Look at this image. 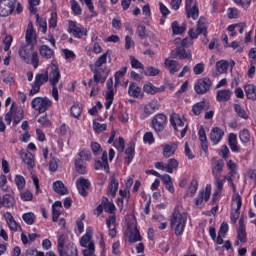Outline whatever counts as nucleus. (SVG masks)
Wrapping results in <instances>:
<instances>
[{
    "label": "nucleus",
    "instance_id": "nucleus-44",
    "mask_svg": "<svg viewBox=\"0 0 256 256\" xmlns=\"http://www.w3.org/2000/svg\"><path fill=\"white\" fill-rule=\"evenodd\" d=\"M177 167H179V161L175 158H170L166 164V173H173V170L177 169Z\"/></svg>",
    "mask_w": 256,
    "mask_h": 256
},
{
    "label": "nucleus",
    "instance_id": "nucleus-23",
    "mask_svg": "<svg viewBox=\"0 0 256 256\" xmlns=\"http://www.w3.org/2000/svg\"><path fill=\"white\" fill-rule=\"evenodd\" d=\"M228 145L232 153H239L241 151V147H239V143L237 142V134L235 133L229 134Z\"/></svg>",
    "mask_w": 256,
    "mask_h": 256
},
{
    "label": "nucleus",
    "instance_id": "nucleus-48",
    "mask_svg": "<svg viewBox=\"0 0 256 256\" xmlns=\"http://www.w3.org/2000/svg\"><path fill=\"white\" fill-rule=\"evenodd\" d=\"M65 241H67V236L62 234L58 237V253L63 256V250H65Z\"/></svg>",
    "mask_w": 256,
    "mask_h": 256
},
{
    "label": "nucleus",
    "instance_id": "nucleus-5",
    "mask_svg": "<svg viewBox=\"0 0 256 256\" xmlns=\"http://www.w3.org/2000/svg\"><path fill=\"white\" fill-rule=\"evenodd\" d=\"M213 87V81L209 77H203L198 79L194 84V91L197 95H205L211 91Z\"/></svg>",
    "mask_w": 256,
    "mask_h": 256
},
{
    "label": "nucleus",
    "instance_id": "nucleus-19",
    "mask_svg": "<svg viewBox=\"0 0 256 256\" xmlns=\"http://www.w3.org/2000/svg\"><path fill=\"white\" fill-rule=\"evenodd\" d=\"M224 135H225V132L223 131V129L219 127H215L211 130L210 140L212 141L213 145H219Z\"/></svg>",
    "mask_w": 256,
    "mask_h": 256
},
{
    "label": "nucleus",
    "instance_id": "nucleus-31",
    "mask_svg": "<svg viewBox=\"0 0 256 256\" xmlns=\"http://www.w3.org/2000/svg\"><path fill=\"white\" fill-rule=\"evenodd\" d=\"M198 135L201 143V149L206 152L209 149V146L207 145V134L205 133V128L200 127Z\"/></svg>",
    "mask_w": 256,
    "mask_h": 256
},
{
    "label": "nucleus",
    "instance_id": "nucleus-64",
    "mask_svg": "<svg viewBox=\"0 0 256 256\" xmlns=\"http://www.w3.org/2000/svg\"><path fill=\"white\" fill-rule=\"evenodd\" d=\"M26 256H45V253L38 252L35 248H29L26 250Z\"/></svg>",
    "mask_w": 256,
    "mask_h": 256
},
{
    "label": "nucleus",
    "instance_id": "nucleus-21",
    "mask_svg": "<svg viewBox=\"0 0 256 256\" xmlns=\"http://www.w3.org/2000/svg\"><path fill=\"white\" fill-rule=\"evenodd\" d=\"M143 91H145L148 95H156V93H163V91H165V86L157 88V86L153 85V83L146 82L143 86Z\"/></svg>",
    "mask_w": 256,
    "mask_h": 256
},
{
    "label": "nucleus",
    "instance_id": "nucleus-35",
    "mask_svg": "<svg viewBox=\"0 0 256 256\" xmlns=\"http://www.w3.org/2000/svg\"><path fill=\"white\" fill-rule=\"evenodd\" d=\"M171 28L174 35H183V33H185L187 30V26L185 24L179 26V22L177 21L172 22Z\"/></svg>",
    "mask_w": 256,
    "mask_h": 256
},
{
    "label": "nucleus",
    "instance_id": "nucleus-54",
    "mask_svg": "<svg viewBox=\"0 0 256 256\" xmlns=\"http://www.w3.org/2000/svg\"><path fill=\"white\" fill-rule=\"evenodd\" d=\"M81 106L79 105H73L70 109V113L72 115V117H74L75 119H79V117H81Z\"/></svg>",
    "mask_w": 256,
    "mask_h": 256
},
{
    "label": "nucleus",
    "instance_id": "nucleus-7",
    "mask_svg": "<svg viewBox=\"0 0 256 256\" xmlns=\"http://www.w3.org/2000/svg\"><path fill=\"white\" fill-rule=\"evenodd\" d=\"M151 125L156 133H162V131H165V127H167V116L163 113L154 115L151 120Z\"/></svg>",
    "mask_w": 256,
    "mask_h": 256
},
{
    "label": "nucleus",
    "instance_id": "nucleus-18",
    "mask_svg": "<svg viewBox=\"0 0 256 256\" xmlns=\"http://www.w3.org/2000/svg\"><path fill=\"white\" fill-rule=\"evenodd\" d=\"M210 103L207 100H202L192 106L193 115L199 116L203 111H208Z\"/></svg>",
    "mask_w": 256,
    "mask_h": 256
},
{
    "label": "nucleus",
    "instance_id": "nucleus-57",
    "mask_svg": "<svg viewBox=\"0 0 256 256\" xmlns=\"http://www.w3.org/2000/svg\"><path fill=\"white\" fill-rule=\"evenodd\" d=\"M15 183L19 189V191L25 189V177L21 175H16L15 176Z\"/></svg>",
    "mask_w": 256,
    "mask_h": 256
},
{
    "label": "nucleus",
    "instance_id": "nucleus-2",
    "mask_svg": "<svg viewBox=\"0 0 256 256\" xmlns=\"http://www.w3.org/2000/svg\"><path fill=\"white\" fill-rule=\"evenodd\" d=\"M186 223L187 214L181 213L179 209L175 208L170 219V227L173 229L175 235H183Z\"/></svg>",
    "mask_w": 256,
    "mask_h": 256
},
{
    "label": "nucleus",
    "instance_id": "nucleus-28",
    "mask_svg": "<svg viewBox=\"0 0 256 256\" xmlns=\"http://www.w3.org/2000/svg\"><path fill=\"white\" fill-rule=\"evenodd\" d=\"M117 189H119V180H117L115 176H112L108 185V195H111V197H116Z\"/></svg>",
    "mask_w": 256,
    "mask_h": 256
},
{
    "label": "nucleus",
    "instance_id": "nucleus-10",
    "mask_svg": "<svg viewBox=\"0 0 256 256\" xmlns=\"http://www.w3.org/2000/svg\"><path fill=\"white\" fill-rule=\"evenodd\" d=\"M209 199H211V184L206 185L205 189L199 191L197 197L194 199V205H196V207H201L203 201L207 203Z\"/></svg>",
    "mask_w": 256,
    "mask_h": 256
},
{
    "label": "nucleus",
    "instance_id": "nucleus-33",
    "mask_svg": "<svg viewBox=\"0 0 256 256\" xmlns=\"http://www.w3.org/2000/svg\"><path fill=\"white\" fill-rule=\"evenodd\" d=\"M53 190L55 193H58V195H67V193H69L67 188H65V184L59 180L53 183Z\"/></svg>",
    "mask_w": 256,
    "mask_h": 256
},
{
    "label": "nucleus",
    "instance_id": "nucleus-16",
    "mask_svg": "<svg viewBox=\"0 0 256 256\" xmlns=\"http://www.w3.org/2000/svg\"><path fill=\"white\" fill-rule=\"evenodd\" d=\"M232 201L237 205V208L235 212L231 213L230 219L232 223H237V219H239V215H240L239 211H241V206L243 205V202L241 201V195L235 194L232 198Z\"/></svg>",
    "mask_w": 256,
    "mask_h": 256
},
{
    "label": "nucleus",
    "instance_id": "nucleus-27",
    "mask_svg": "<svg viewBox=\"0 0 256 256\" xmlns=\"http://www.w3.org/2000/svg\"><path fill=\"white\" fill-rule=\"evenodd\" d=\"M223 167H225V162L223 161V159H219L214 162V166L212 168V175L214 178L221 177Z\"/></svg>",
    "mask_w": 256,
    "mask_h": 256
},
{
    "label": "nucleus",
    "instance_id": "nucleus-13",
    "mask_svg": "<svg viewBox=\"0 0 256 256\" xmlns=\"http://www.w3.org/2000/svg\"><path fill=\"white\" fill-rule=\"evenodd\" d=\"M76 186L78 189V192L82 197H87L89 195V187H91V182H89L88 179H85V177H80L77 182Z\"/></svg>",
    "mask_w": 256,
    "mask_h": 256
},
{
    "label": "nucleus",
    "instance_id": "nucleus-41",
    "mask_svg": "<svg viewBox=\"0 0 256 256\" xmlns=\"http://www.w3.org/2000/svg\"><path fill=\"white\" fill-rule=\"evenodd\" d=\"M79 256L77 246L75 244H68L63 250V256Z\"/></svg>",
    "mask_w": 256,
    "mask_h": 256
},
{
    "label": "nucleus",
    "instance_id": "nucleus-12",
    "mask_svg": "<svg viewBox=\"0 0 256 256\" xmlns=\"http://www.w3.org/2000/svg\"><path fill=\"white\" fill-rule=\"evenodd\" d=\"M162 155L165 159H169V157H173L175 153H177V149H179V142H171L169 144H162Z\"/></svg>",
    "mask_w": 256,
    "mask_h": 256
},
{
    "label": "nucleus",
    "instance_id": "nucleus-37",
    "mask_svg": "<svg viewBox=\"0 0 256 256\" xmlns=\"http://www.w3.org/2000/svg\"><path fill=\"white\" fill-rule=\"evenodd\" d=\"M186 16L188 19H196L199 18V8L197 5H194L192 7L186 8Z\"/></svg>",
    "mask_w": 256,
    "mask_h": 256
},
{
    "label": "nucleus",
    "instance_id": "nucleus-24",
    "mask_svg": "<svg viewBox=\"0 0 256 256\" xmlns=\"http://www.w3.org/2000/svg\"><path fill=\"white\" fill-rule=\"evenodd\" d=\"M20 158L22 159L23 163L28 166V169H33V167H35V160L31 152L21 151Z\"/></svg>",
    "mask_w": 256,
    "mask_h": 256
},
{
    "label": "nucleus",
    "instance_id": "nucleus-51",
    "mask_svg": "<svg viewBox=\"0 0 256 256\" xmlns=\"http://www.w3.org/2000/svg\"><path fill=\"white\" fill-rule=\"evenodd\" d=\"M176 53L179 59H191V53L187 52L183 47L176 48Z\"/></svg>",
    "mask_w": 256,
    "mask_h": 256
},
{
    "label": "nucleus",
    "instance_id": "nucleus-63",
    "mask_svg": "<svg viewBox=\"0 0 256 256\" xmlns=\"http://www.w3.org/2000/svg\"><path fill=\"white\" fill-rule=\"evenodd\" d=\"M104 199L107 201L104 203V211H106V213H113V211H115V204L113 202H109L107 198Z\"/></svg>",
    "mask_w": 256,
    "mask_h": 256
},
{
    "label": "nucleus",
    "instance_id": "nucleus-47",
    "mask_svg": "<svg viewBox=\"0 0 256 256\" xmlns=\"http://www.w3.org/2000/svg\"><path fill=\"white\" fill-rule=\"evenodd\" d=\"M234 111L236 115L241 119H249V115H247V112L245 111V109H243V107H241V105L235 104Z\"/></svg>",
    "mask_w": 256,
    "mask_h": 256
},
{
    "label": "nucleus",
    "instance_id": "nucleus-17",
    "mask_svg": "<svg viewBox=\"0 0 256 256\" xmlns=\"http://www.w3.org/2000/svg\"><path fill=\"white\" fill-rule=\"evenodd\" d=\"M164 67L169 71L170 75H175V73H178L181 69V66L179 65V62L176 60H171L169 58H166L164 60Z\"/></svg>",
    "mask_w": 256,
    "mask_h": 256
},
{
    "label": "nucleus",
    "instance_id": "nucleus-46",
    "mask_svg": "<svg viewBox=\"0 0 256 256\" xmlns=\"http://www.w3.org/2000/svg\"><path fill=\"white\" fill-rule=\"evenodd\" d=\"M239 139L241 143H249L251 141V132L248 129H243L239 132Z\"/></svg>",
    "mask_w": 256,
    "mask_h": 256
},
{
    "label": "nucleus",
    "instance_id": "nucleus-58",
    "mask_svg": "<svg viewBox=\"0 0 256 256\" xmlns=\"http://www.w3.org/2000/svg\"><path fill=\"white\" fill-rule=\"evenodd\" d=\"M39 3H41V0H28L30 13H33L34 15L37 14V8L35 7H37Z\"/></svg>",
    "mask_w": 256,
    "mask_h": 256
},
{
    "label": "nucleus",
    "instance_id": "nucleus-26",
    "mask_svg": "<svg viewBox=\"0 0 256 256\" xmlns=\"http://www.w3.org/2000/svg\"><path fill=\"white\" fill-rule=\"evenodd\" d=\"M91 239H93V228L88 227L85 235H83L80 240L81 247H89V243H93Z\"/></svg>",
    "mask_w": 256,
    "mask_h": 256
},
{
    "label": "nucleus",
    "instance_id": "nucleus-25",
    "mask_svg": "<svg viewBox=\"0 0 256 256\" xmlns=\"http://www.w3.org/2000/svg\"><path fill=\"white\" fill-rule=\"evenodd\" d=\"M39 54L43 59H53L55 57V51L48 45H41L39 47Z\"/></svg>",
    "mask_w": 256,
    "mask_h": 256
},
{
    "label": "nucleus",
    "instance_id": "nucleus-62",
    "mask_svg": "<svg viewBox=\"0 0 256 256\" xmlns=\"http://www.w3.org/2000/svg\"><path fill=\"white\" fill-rule=\"evenodd\" d=\"M38 123H40L42 127H51V121L49 120V117H47V115L41 116L38 119Z\"/></svg>",
    "mask_w": 256,
    "mask_h": 256
},
{
    "label": "nucleus",
    "instance_id": "nucleus-49",
    "mask_svg": "<svg viewBox=\"0 0 256 256\" xmlns=\"http://www.w3.org/2000/svg\"><path fill=\"white\" fill-rule=\"evenodd\" d=\"M113 145L115 149L119 151V153H123V151H125V140L123 139V137H119V139H116Z\"/></svg>",
    "mask_w": 256,
    "mask_h": 256
},
{
    "label": "nucleus",
    "instance_id": "nucleus-30",
    "mask_svg": "<svg viewBox=\"0 0 256 256\" xmlns=\"http://www.w3.org/2000/svg\"><path fill=\"white\" fill-rule=\"evenodd\" d=\"M15 205V198L11 194H5L0 198V207H13Z\"/></svg>",
    "mask_w": 256,
    "mask_h": 256
},
{
    "label": "nucleus",
    "instance_id": "nucleus-52",
    "mask_svg": "<svg viewBox=\"0 0 256 256\" xmlns=\"http://www.w3.org/2000/svg\"><path fill=\"white\" fill-rule=\"evenodd\" d=\"M225 180L221 179V177L214 178V185L216 187L215 193H221L223 191V185Z\"/></svg>",
    "mask_w": 256,
    "mask_h": 256
},
{
    "label": "nucleus",
    "instance_id": "nucleus-56",
    "mask_svg": "<svg viewBox=\"0 0 256 256\" xmlns=\"http://www.w3.org/2000/svg\"><path fill=\"white\" fill-rule=\"evenodd\" d=\"M136 35H138L140 39H147V28L143 25H138Z\"/></svg>",
    "mask_w": 256,
    "mask_h": 256
},
{
    "label": "nucleus",
    "instance_id": "nucleus-14",
    "mask_svg": "<svg viewBox=\"0 0 256 256\" xmlns=\"http://www.w3.org/2000/svg\"><path fill=\"white\" fill-rule=\"evenodd\" d=\"M26 45H31L35 47V43H37V33L35 32V28H33V23H29L26 29L25 34Z\"/></svg>",
    "mask_w": 256,
    "mask_h": 256
},
{
    "label": "nucleus",
    "instance_id": "nucleus-8",
    "mask_svg": "<svg viewBox=\"0 0 256 256\" xmlns=\"http://www.w3.org/2000/svg\"><path fill=\"white\" fill-rule=\"evenodd\" d=\"M47 81H49V73L44 72L36 74L34 83L30 90V95H37V93L41 91V86L45 85Z\"/></svg>",
    "mask_w": 256,
    "mask_h": 256
},
{
    "label": "nucleus",
    "instance_id": "nucleus-59",
    "mask_svg": "<svg viewBox=\"0 0 256 256\" xmlns=\"http://www.w3.org/2000/svg\"><path fill=\"white\" fill-rule=\"evenodd\" d=\"M237 239L240 243H245L247 241V231L245 229H238Z\"/></svg>",
    "mask_w": 256,
    "mask_h": 256
},
{
    "label": "nucleus",
    "instance_id": "nucleus-36",
    "mask_svg": "<svg viewBox=\"0 0 256 256\" xmlns=\"http://www.w3.org/2000/svg\"><path fill=\"white\" fill-rule=\"evenodd\" d=\"M198 33L200 35H204V37H207V24L204 17H200L197 22V29Z\"/></svg>",
    "mask_w": 256,
    "mask_h": 256
},
{
    "label": "nucleus",
    "instance_id": "nucleus-39",
    "mask_svg": "<svg viewBox=\"0 0 256 256\" xmlns=\"http://www.w3.org/2000/svg\"><path fill=\"white\" fill-rule=\"evenodd\" d=\"M229 69V62L226 60H220L216 62V71L223 75V73H227Z\"/></svg>",
    "mask_w": 256,
    "mask_h": 256
},
{
    "label": "nucleus",
    "instance_id": "nucleus-15",
    "mask_svg": "<svg viewBox=\"0 0 256 256\" xmlns=\"http://www.w3.org/2000/svg\"><path fill=\"white\" fill-rule=\"evenodd\" d=\"M128 95L134 99H143V90L137 83L130 82L128 86Z\"/></svg>",
    "mask_w": 256,
    "mask_h": 256
},
{
    "label": "nucleus",
    "instance_id": "nucleus-29",
    "mask_svg": "<svg viewBox=\"0 0 256 256\" xmlns=\"http://www.w3.org/2000/svg\"><path fill=\"white\" fill-rule=\"evenodd\" d=\"M155 111H159V104H157V101H152L144 106V115H146V117L153 115Z\"/></svg>",
    "mask_w": 256,
    "mask_h": 256
},
{
    "label": "nucleus",
    "instance_id": "nucleus-45",
    "mask_svg": "<svg viewBox=\"0 0 256 256\" xmlns=\"http://www.w3.org/2000/svg\"><path fill=\"white\" fill-rule=\"evenodd\" d=\"M107 55H109V50H107L100 57H98V59L94 63V67H96V69L103 67V65H105L107 63Z\"/></svg>",
    "mask_w": 256,
    "mask_h": 256
},
{
    "label": "nucleus",
    "instance_id": "nucleus-60",
    "mask_svg": "<svg viewBox=\"0 0 256 256\" xmlns=\"http://www.w3.org/2000/svg\"><path fill=\"white\" fill-rule=\"evenodd\" d=\"M160 71L159 69L150 66L146 69V71L144 72L145 75H147L148 77H157V75H159Z\"/></svg>",
    "mask_w": 256,
    "mask_h": 256
},
{
    "label": "nucleus",
    "instance_id": "nucleus-32",
    "mask_svg": "<svg viewBox=\"0 0 256 256\" xmlns=\"http://www.w3.org/2000/svg\"><path fill=\"white\" fill-rule=\"evenodd\" d=\"M105 70H103L102 68H95L93 70L94 76V82L96 83H105V81H107V77L103 76L102 73H104Z\"/></svg>",
    "mask_w": 256,
    "mask_h": 256
},
{
    "label": "nucleus",
    "instance_id": "nucleus-22",
    "mask_svg": "<svg viewBox=\"0 0 256 256\" xmlns=\"http://www.w3.org/2000/svg\"><path fill=\"white\" fill-rule=\"evenodd\" d=\"M4 219L6 220L10 231H19V229H21V226L17 224V221H15V218H13V215L10 212L4 214Z\"/></svg>",
    "mask_w": 256,
    "mask_h": 256
},
{
    "label": "nucleus",
    "instance_id": "nucleus-9",
    "mask_svg": "<svg viewBox=\"0 0 256 256\" xmlns=\"http://www.w3.org/2000/svg\"><path fill=\"white\" fill-rule=\"evenodd\" d=\"M17 7V0H0V17H9Z\"/></svg>",
    "mask_w": 256,
    "mask_h": 256
},
{
    "label": "nucleus",
    "instance_id": "nucleus-6",
    "mask_svg": "<svg viewBox=\"0 0 256 256\" xmlns=\"http://www.w3.org/2000/svg\"><path fill=\"white\" fill-rule=\"evenodd\" d=\"M52 104L53 102L47 97H36L32 100L31 107L34 111H38V113H45Z\"/></svg>",
    "mask_w": 256,
    "mask_h": 256
},
{
    "label": "nucleus",
    "instance_id": "nucleus-1",
    "mask_svg": "<svg viewBox=\"0 0 256 256\" xmlns=\"http://www.w3.org/2000/svg\"><path fill=\"white\" fill-rule=\"evenodd\" d=\"M18 54L20 59L27 63V65H32L34 69L39 67V53L35 51V46H31L29 44L23 45L18 50Z\"/></svg>",
    "mask_w": 256,
    "mask_h": 256
},
{
    "label": "nucleus",
    "instance_id": "nucleus-50",
    "mask_svg": "<svg viewBox=\"0 0 256 256\" xmlns=\"http://www.w3.org/2000/svg\"><path fill=\"white\" fill-rule=\"evenodd\" d=\"M70 5L74 15H81V13H83V10L81 9L78 1L70 0Z\"/></svg>",
    "mask_w": 256,
    "mask_h": 256
},
{
    "label": "nucleus",
    "instance_id": "nucleus-43",
    "mask_svg": "<svg viewBox=\"0 0 256 256\" xmlns=\"http://www.w3.org/2000/svg\"><path fill=\"white\" fill-rule=\"evenodd\" d=\"M22 219L26 225H33L35 223L37 217L33 212H27L22 215Z\"/></svg>",
    "mask_w": 256,
    "mask_h": 256
},
{
    "label": "nucleus",
    "instance_id": "nucleus-20",
    "mask_svg": "<svg viewBox=\"0 0 256 256\" xmlns=\"http://www.w3.org/2000/svg\"><path fill=\"white\" fill-rule=\"evenodd\" d=\"M233 92L230 89H222L216 92V101L218 103H227V101L231 100V96Z\"/></svg>",
    "mask_w": 256,
    "mask_h": 256
},
{
    "label": "nucleus",
    "instance_id": "nucleus-61",
    "mask_svg": "<svg viewBox=\"0 0 256 256\" xmlns=\"http://www.w3.org/2000/svg\"><path fill=\"white\" fill-rule=\"evenodd\" d=\"M93 253H95V243L90 242L88 244V248L83 251L84 256H93Z\"/></svg>",
    "mask_w": 256,
    "mask_h": 256
},
{
    "label": "nucleus",
    "instance_id": "nucleus-4",
    "mask_svg": "<svg viewBox=\"0 0 256 256\" xmlns=\"http://www.w3.org/2000/svg\"><path fill=\"white\" fill-rule=\"evenodd\" d=\"M170 123L174 128V131L176 133H180V137L182 139L183 137H185V135H187V129L189 125L185 124V122L183 121V119H181V116H179V114L173 113L170 116Z\"/></svg>",
    "mask_w": 256,
    "mask_h": 256
},
{
    "label": "nucleus",
    "instance_id": "nucleus-34",
    "mask_svg": "<svg viewBox=\"0 0 256 256\" xmlns=\"http://www.w3.org/2000/svg\"><path fill=\"white\" fill-rule=\"evenodd\" d=\"M126 155V163L129 165L131 161H133V157H135V143H130L125 150Z\"/></svg>",
    "mask_w": 256,
    "mask_h": 256
},
{
    "label": "nucleus",
    "instance_id": "nucleus-40",
    "mask_svg": "<svg viewBox=\"0 0 256 256\" xmlns=\"http://www.w3.org/2000/svg\"><path fill=\"white\" fill-rule=\"evenodd\" d=\"M74 165L77 173L80 175H85L87 173V166H85V162H83V160L76 159Z\"/></svg>",
    "mask_w": 256,
    "mask_h": 256
},
{
    "label": "nucleus",
    "instance_id": "nucleus-55",
    "mask_svg": "<svg viewBox=\"0 0 256 256\" xmlns=\"http://www.w3.org/2000/svg\"><path fill=\"white\" fill-rule=\"evenodd\" d=\"M130 63L133 69H145L143 63L137 60L134 56H130Z\"/></svg>",
    "mask_w": 256,
    "mask_h": 256
},
{
    "label": "nucleus",
    "instance_id": "nucleus-11",
    "mask_svg": "<svg viewBox=\"0 0 256 256\" xmlns=\"http://www.w3.org/2000/svg\"><path fill=\"white\" fill-rule=\"evenodd\" d=\"M68 32L72 33L73 37L76 39H81V37L87 36V28L77 25L74 21L68 23Z\"/></svg>",
    "mask_w": 256,
    "mask_h": 256
},
{
    "label": "nucleus",
    "instance_id": "nucleus-3",
    "mask_svg": "<svg viewBox=\"0 0 256 256\" xmlns=\"http://www.w3.org/2000/svg\"><path fill=\"white\" fill-rule=\"evenodd\" d=\"M61 79V70L59 66L55 64L50 65V72L48 74V81L52 85V97L55 101H59V89H57V83Z\"/></svg>",
    "mask_w": 256,
    "mask_h": 256
},
{
    "label": "nucleus",
    "instance_id": "nucleus-38",
    "mask_svg": "<svg viewBox=\"0 0 256 256\" xmlns=\"http://www.w3.org/2000/svg\"><path fill=\"white\" fill-rule=\"evenodd\" d=\"M245 93L248 99L251 101H256V87L253 84H248L245 86Z\"/></svg>",
    "mask_w": 256,
    "mask_h": 256
},
{
    "label": "nucleus",
    "instance_id": "nucleus-53",
    "mask_svg": "<svg viewBox=\"0 0 256 256\" xmlns=\"http://www.w3.org/2000/svg\"><path fill=\"white\" fill-rule=\"evenodd\" d=\"M91 152L88 150H82L78 153V158L76 159H81V161H91Z\"/></svg>",
    "mask_w": 256,
    "mask_h": 256
},
{
    "label": "nucleus",
    "instance_id": "nucleus-42",
    "mask_svg": "<svg viewBox=\"0 0 256 256\" xmlns=\"http://www.w3.org/2000/svg\"><path fill=\"white\" fill-rule=\"evenodd\" d=\"M128 239L130 243H137V241H141V233H139L137 226H134V229L130 232Z\"/></svg>",
    "mask_w": 256,
    "mask_h": 256
}]
</instances>
